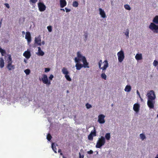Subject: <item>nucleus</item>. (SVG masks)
I'll return each mask as SVG.
<instances>
[{
    "mask_svg": "<svg viewBox=\"0 0 158 158\" xmlns=\"http://www.w3.org/2000/svg\"><path fill=\"white\" fill-rule=\"evenodd\" d=\"M67 93H69V91L68 90H67Z\"/></svg>",
    "mask_w": 158,
    "mask_h": 158,
    "instance_id": "0e129e2a",
    "label": "nucleus"
},
{
    "mask_svg": "<svg viewBox=\"0 0 158 158\" xmlns=\"http://www.w3.org/2000/svg\"><path fill=\"white\" fill-rule=\"evenodd\" d=\"M61 10H63L64 11V9H61Z\"/></svg>",
    "mask_w": 158,
    "mask_h": 158,
    "instance_id": "13d9d810",
    "label": "nucleus"
},
{
    "mask_svg": "<svg viewBox=\"0 0 158 158\" xmlns=\"http://www.w3.org/2000/svg\"><path fill=\"white\" fill-rule=\"evenodd\" d=\"M105 138L107 140H109L110 138V133H106L105 136Z\"/></svg>",
    "mask_w": 158,
    "mask_h": 158,
    "instance_id": "393cba45",
    "label": "nucleus"
},
{
    "mask_svg": "<svg viewBox=\"0 0 158 158\" xmlns=\"http://www.w3.org/2000/svg\"><path fill=\"white\" fill-rule=\"evenodd\" d=\"M52 150H53V151L55 153H56V150L57 149L56 148L55 145H54V143H52Z\"/></svg>",
    "mask_w": 158,
    "mask_h": 158,
    "instance_id": "5701e85b",
    "label": "nucleus"
},
{
    "mask_svg": "<svg viewBox=\"0 0 158 158\" xmlns=\"http://www.w3.org/2000/svg\"><path fill=\"white\" fill-rule=\"evenodd\" d=\"M93 135H92V133L90 134L88 136V139L89 140H92L93 139Z\"/></svg>",
    "mask_w": 158,
    "mask_h": 158,
    "instance_id": "f704fd0d",
    "label": "nucleus"
},
{
    "mask_svg": "<svg viewBox=\"0 0 158 158\" xmlns=\"http://www.w3.org/2000/svg\"><path fill=\"white\" fill-rule=\"evenodd\" d=\"M149 28L152 31H153L154 32L156 33H158V25L155 24L154 23H151L149 26Z\"/></svg>",
    "mask_w": 158,
    "mask_h": 158,
    "instance_id": "f03ea898",
    "label": "nucleus"
},
{
    "mask_svg": "<svg viewBox=\"0 0 158 158\" xmlns=\"http://www.w3.org/2000/svg\"><path fill=\"white\" fill-rule=\"evenodd\" d=\"M52 138L51 135L50 134H48L47 135V139L48 141H50Z\"/></svg>",
    "mask_w": 158,
    "mask_h": 158,
    "instance_id": "c756f323",
    "label": "nucleus"
},
{
    "mask_svg": "<svg viewBox=\"0 0 158 158\" xmlns=\"http://www.w3.org/2000/svg\"><path fill=\"white\" fill-rule=\"evenodd\" d=\"M137 94L138 95H139V97H140L139 93L138 90H137Z\"/></svg>",
    "mask_w": 158,
    "mask_h": 158,
    "instance_id": "603ef678",
    "label": "nucleus"
},
{
    "mask_svg": "<svg viewBox=\"0 0 158 158\" xmlns=\"http://www.w3.org/2000/svg\"><path fill=\"white\" fill-rule=\"evenodd\" d=\"M84 36L85 38L84 40L85 41L87 39L88 36V34L87 32H84Z\"/></svg>",
    "mask_w": 158,
    "mask_h": 158,
    "instance_id": "c85d7f7f",
    "label": "nucleus"
},
{
    "mask_svg": "<svg viewBox=\"0 0 158 158\" xmlns=\"http://www.w3.org/2000/svg\"><path fill=\"white\" fill-rule=\"evenodd\" d=\"M73 6L74 7H77L78 6V3L77 1H74L73 2Z\"/></svg>",
    "mask_w": 158,
    "mask_h": 158,
    "instance_id": "cd10ccee",
    "label": "nucleus"
},
{
    "mask_svg": "<svg viewBox=\"0 0 158 158\" xmlns=\"http://www.w3.org/2000/svg\"><path fill=\"white\" fill-rule=\"evenodd\" d=\"M153 21L156 24H158V16L156 15L154 18Z\"/></svg>",
    "mask_w": 158,
    "mask_h": 158,
    "instance_id": "b1692460",
    "label": "nucleus"
},
{
    "mask_svg": "<svg viewBox=\"0 0 158 158\" xmlns=\"http://www.w3.org/2000/svg\"><path fill=\"white\" fill-rule=\"evenodd\" d=\"M86 106L87 109H89L91 107V105L88 103L86 104Z\"/></svg>",
    "mask_w": 158,
    "mask_h": 158,
    "instance_id": "ea45409f",
    "label": "nucleus"
},
{
    "mask_svg": "<svg viewBox=\"0 0 158 158\" xmlns=\"http://www.w3.org/2000/svg\"><path fill=\"white\" fill-rule=\"evenodd\" d=\"M140 137L142 140H144L146 138L145 135L143 134H141L140 135Z\"/></svg>",
    "mask_w": 158,
    "mask_h": 158,
    "instance_id": "473e14b6",
    "label": "nucleus"
},
{
    "mask_svg": "<svg viewBox=\"0 0 158 158\" xmlns=\"http://www.w3.org/2000/svg\"><path fill=\"white\" fill-rule=\"evenodd\" d=\"M99 14L101 17L103 18H105L106 17V15L104 11L101 8H99Z\"/></svg>",
    "mask_w": 158,
    "mask_h": 158,
    "instance_id": "4468645a",
    "label": "nucleus"
},
{
    "mask_svg": "<svg viewBox=\"0 0 158 158\" xmlns=\"http://www.w3.org/2000/svg\"><path fill=\"white\" fill-rule=\"evenodd\" d=\"M65 9L66 10V12H68L70 11V10L69 9H68L67 8H65Z\"/></svg>",
    "mask_w": 158,
    "mask_h": 158,
    "instance_id": "09e8293b",
    "label": "nucleus"
},
{
    "mask_svg": "<svg viewBox=\"0 0 158 158\" xmlns=\"http://www.w3.org/2000/svg\"><path fill=\"white\" fill-rule=\"evenodd\" d=\"M12 63H11V62H10V63H8L7 64L6 67L9 71L14 69H15V65H12Z\"/></svg>",
    "mask_w": 158,
    "mask_h": 158,
    "instance_id": "9b49d317",
    "label": "nucleus"
},
{
    "mask_svg": "<svg viewBox=\"0 0 158 158\" xmlns=\"http://www.w3.org/2000/svg\"><path fill=\"white\" fill-rule=\"evenodd\" d=\"M148 99H149V98L150 97L151 98H154V100L156 98V95L154 93V92L153 90L150 91L147 93Z\"/></svg>",
    "mask_w": 158,
    "mask_h": 158,
    "instance_id": "6e6552de",
    "label": "nucleus"
},
{
    "mask_svg": "<svg viewBox=\"0 0 158 158\" xmlns=\"http://www.w3.org/2000/svg\"><path fill=\"white\" fill-rule=\"evenodd\" d=\"M124 6L125 9L127 10H131L130 6L127 4L125 5Z\"/></svg>",
    "mask_w": 158,
    "mask_h": 158,
    "instance_id": "7c9ffc66",
    "label": "nucleus"
},
{
    "mask_svg": "<svg viewBox=\"0 0 158 158\" xmlns=\"http://www.w3.org/2000/svg\"><path fill=\"white\" fill-rule=\"evenodd\" d=\"M118 60L119 62H121L123 60L124 58V52L122 51H121L117 53Z\"/></svg>",
    "mask_w": 158,
    "mask_h": 158,
    "instance_id": "20e7f679",
    "label": "nucleus"
},
{
    "mask_svg": "<svg viewBox=\"0 0 158 158\" xmlns=\"http://www.w3.org/2000/svg\"><path fill=\"white\" fill-rule=\"evenodd\" d=\"M61 149H59L58 150V152L59 153L60 152H61Z\"/></svg>",
    "mask_w": 158,
    "mask_h": 158,
    "instance_id": "5fc2aeb1",
    "label": "nucleus"
},
{
    "mask_svg": "<svg viewBox=\"0 0 158 158\" xmlns=\"http://www.w3.org/2000/svg\"><path fill=\"white\" fill-rule=\"evenodd\" d=\"M98 121L99 122V116H98Z\"/></svg>",
    "mask_w": 158,
    "mask_h": 158,
    "instance_id": "680f3d73",
    "label": "nucleus"
},
{
    "mask_svg": "<svg viewBox=\"0 0 158 158\" xmlns=\"http://www.w3.org/2000/svg\"><path fill=\"white\" fill-rule=\"evenodd\" d=\"M23 56L27 59L29 58L31 56L30 52L28 51H25L23 54Z\"/></svg>",
    "mask_w": 158,
    "mask_h": 158,
    "instance_id": "ddd939ff",
    "label": "nucleus"
},
{
    "mask_svg": "<svg viewBox=\"0 0 158 158\" xmlns=\"http://www.w3.org/2000/svg\"><path fill=\"white\" fill-rule=\"evenodd\" d=\"M38 0H30V2H32L33 3H35Z\"/></svg>",
    "mask_w": 158,
    "mask_h": 158,
    "instance_id": "a19ab883",
    "label": "nucleus"
},
{
    "mask_svg": "<svg viewBox=\"0 0 158 158\" xmlns=\"http://www.w3.org/2000/svg\"><path fill=\"white\" fill-rule=\"evenodd\" d=\"M50 70V69L49 68H45V72H49Z\"/></svg>",
    "mask_w": 158,
    "mask_h": 158,
    "instance_id": "37998d69",
    "label": "nucleus"
},
{
    "mask_svg": "<svg viewBox=\"0 0 158 158\" xmlns=\"http://www.w3.org/2000/svg\"><path fill=\"white\" fill-rule=\"evenodd\" d=\"M129 30L128 29H127L126 32L125 33V35L127 36V38L129 37Z\"/></svg>",
    "mask_w": 158,
    "mask_h": 158,
    "instance_id": "4c0bfd02",
    "label": "nucleus"
},
{
    "mask_svg": "<svg viewBox=\"0 0 158 158\" xmlns=\"http://www.w3.org/2000/svg\"><path fill=\"white\" fill-rule=\"evenodd\" d=\"M158 62L156 60H154L153 63V65L155 66H157L158 65Z\"/></svg>",
    "mask_w": 158,
    "mask_h": 158,
    "instance_id": "e433bc0d",
    "label": "nucleus"
},
{
    "mask_svg": "<svg viewBox=\"0 0 158 158\" xmlns=\"http://www.w3.org/2000/svg\"><path fill=\"white\" fill-rule=\"evenodd\" d=\"M24 62L25 63H27V60L25 59H24Z\"/></svg>",
    "mask_w": 158,
    "mask_h": 158,
    "instance_id": "864d4df0",
    "label": "nucleus"
},
{
    "mask_svg": "<svg viewBox=\"0 0 158 158\" xmlns=\"http://www.w3.org/2000/svg\"><path fill=\"white\" fill-rule=\"evenodd\" d=\"M67 4V2L65 0H60V5L61 8H63Z\"/></svg>",
    "mask_w": 158,
    "mask_h": 158,
    "instance_id": "2eb2a0df",
    "label": "nucleus"
},
{
    "mask_svg": "<svg viewBox=\"0 0 158 158\" xmlns=\"http://www.w3.org/2000/svg\"><path fill=\"white\" fill-rule=\"evenodd\" d=\"M105 116L103 114H99V123L102 124L105 122L104 118Z\"/></svg>",
    "mask_w": 158,
    "mask_h": 158,
    "instance_id": "f8f14e48",
    "label": "nucleus"
},
{
    "mask_svg": "<svg viewBox=\"0 0 158 158\" xmlns=\"http://www.w3.org/2000/svg\"><path fill=\"white\" fill-rule=\"evenodd\" d=\"M154 98H151L150 97L148 99L147 102V104L148 107L151 109H153L154 108V104L155 102L154 101Z\"/></svg>",
    "mask_w": 158,
    "mask_h": 158,
    "instance_id": "7ed1b4c3",
    "label": "nucleus"
},
{
    "mask_svg": "<svg viewBox=\"0 0 158 158\" xmlns=\"http://www.w3.org/2000/svg\"><path fill=\"white\" fill-rule=\"evenodd\" d=\"M0 52L1 53L2 56H3L4 54L6 53V51L1 48H0Z\"/></svg>",
    "mask_w": 158,
    "mask_h": 158,
    "instance_id": "a878e982",
    "label": "nucleus"
},
{
    "mask_svg": "<svg viewBox=\"0 0 158 158\" xmlns=\"http://www.w3.org/2000/svg\"><path fill=\"white\" fill-rule=\"evenodd\" d=\"M43 83L44 84H47L48 85L51 84V81H48L47 76L45 74H43L41 79Z\"/></svg>",
    "mask_w": 158,
    "mask_h": 158,
    "instance_id": "39448f33",
    "label": "nucleus"
},
{
    "mask_svg": "<svg viewBox=\"0 0 158 158\" xmlns=\"http://www.w3.org/2000/svg\"><path fill=\"white\" fill-rule=\"evenodd\" d=\"M5 63L4 60L2 58H0V67L2 68L4 66Z\"/></svg>",
    "mask_w": 158,
    "mask_h": 158,
    "instance_id": "f3484780",
    "label": "nucleus"
},
{
    "mask_svg": "<svg viewBox=\"0 0 158 158\" xmlns=\"http://www.w3.org/2000/svg\"><path fill=\"white\" fill-rule=\"evenodd\" d=\"M77 57L75 58V61L77 63L75 66L77 70H80L82 68H89V63L87 62L85 57L82 56L79 52L77 53Z\"/></svg>",
    "mask_w": 158,
    "mask_h": 158,
    "instance_id": "f257e3e1",
    "label": "nucleus"
},
{
    "mask_svg": "<svg viewBox=\"0 0 158 158\" xmlns=\"http://www.w3.org/2000/svg\"><path fill=\"white\" fill-rule=\"evenodd\" d=\"M2 21V19H1V21L0 22V28L1 27V26Z\"/></svg>",
    "mask_w": 158,
    "mask_h": 158,
    "instance_id": "3c124183",
    "label": "nucleus"
},
{
    "mask_svg": "<svg viewBox=\"0 0 158 158\" xmlns=\"http://www.w3.org/2000/svg\"><path fill=\"white\" fill-rule=\"evenodd\" d=\"M60 154L61 155H63L62 153H61V152H60Z\"/></svg>",
    "mask_w": 158,
    "mask_h": 158,
    "instance_id": "e2e57ef3",
    "label": "nucleus"
},
{
    "mask_svg": "<svg viewBox=\"0 0 158 158\" xmlns=\"http://www.w3.org/2000/svg\"><path fill=\"white\" fill-rule=\"evenodd\" d=\"M62 72L65 75L69 74V73L67 69L65 67H64L63 68V69H62Z\"/></svg>",
    "mask_w": 158,
    "mask_h": 158,
    "instance_id": "aec40b11",
    "label": "nucleus"
},
{
    "mask_svg": "<svg viewBox=\"0 0 158 158\" xmlns=\"http://www.w3.org/2000/svg\"><path fill=\"white\" fill-rule=\"evenodd\" d=\"M35 43L37 44L38 45H41V40L40 38H35Z\"/></svg>",
    "mask_w": 158,
    "mask_h": 158,
    "instance_id": "a211bd4d",
    "label": "nucleus"
},
{
    "mask_svg": "<svg viewBox=\"0 0 158 158\" xmlns=\"http://www.w3.org/2000/svg\"><path fill=\"white\" fill-rule=\"evenodd\" d=\"M99 139L97 141V144L96 145V147L97 148H99Z\"/></svg>",
    "mask_w": 158,
    "mask_h": 158,
    "instance_id": "49530a36",
    "label": "nucleus"
},
{
    "mask_svg": "<svg viewBox=\"0 0 158 158\" xmlns=\"http://www.w3.org/2000/svg\"><path fill=\"white\" fill-rule=\"evenodd\" d=\"M155 158H158V154H157L156 156V157Z\"/></svg>",
    "mask_w": 158,
    "mask_h": 158,
    "instance_id": "052dcab7",
    "label": "nucleus"
},
{
    "mask_svg": "<svg viewBox=\"0 0 158 158\" xmlns=\"http://www.w3.org/2000/svg\"><path fill=\"white\" fill-rule=\"evenodd\" d=\"M25 39L27 40L28 43H30L31 41V34L30 32H27L25 35Z\"/></svg>",
    "mask_w": 158,
    "mask_h": 158,
    "instance_id": "1a4fd4ad",
    "label": "nucleus"
},
{
    "mask_svg": "<svg viewBox=\"0 0 158 158\" xmlns=\"http://www.w3.org/2000/svg\"><path fill=\"white\" fill-rule=\"evenodd\" d=\"M92 133V135H93V136L96 135V132L95 131H91L90 134Z\"/></svg>",
    "mask_w": 158,
    "mask_h": 158,
    "instance_id": "c03bdc74",
    "label": "nucleus"
},
{
    "mask_svg": "<svg viewBox=\"0 0 158 158\" xmlns=\"http://www.w3.org/2000/svg\"><path fill=\"white\" fill-rule=\"evenodd\" d=\"M101 76L102 78L104 79L105 80H106V76L105 73H102Z\"/></svg>",
    "mask_w": 158,
    "mask_h": 158,
    "instance_id": "2f4dec72",
    "label": "nucleus"
},
{
    "mask_svg": "<svg viewBox=\"0 0 158 158\" xmlns=\"http://www.w3.org/2000/svg\"><path fill=\"white\" fill-rule=\"evenodd\" d=\"M131 89V87L130 85H127L125 89L124 90L125 91L127 92H130Z\"/></svg>",
    "mask_w": 158,
    "mask_h": 158,
    "instance_id": "4be33fe9",
    "label": "nucleus"
},
{
    "mask_svg": "<svg viewBox=\"0 0 158 158\" xmlns=\"http://www.w3.org/2000/svg\"><path fill=\"white\" fill-rule=\"evenodd\" d=\"M105 143V138L102 136H101V138H99V148L104 145Z\"/></svg>",
    "mask_w": 158,
    "mask_h": 158,
    "instance_id": "9d476101",
    "label": "nucleus"
},
{
    "mask_svg": "<svg viewBox=\"0 0 158 158\" xmlns=\"http://www.w3.org/2000/svg\"><path fill=\"white\" fill-rule=\"evenodd\" d=\"M39 10L41 12L44 11L46 9V6L43 2H40L38 3Z\"/></svg>",
    "mask_w": 158,
    "mask_h": 158,
    "instance_id": "423d86ee",
    "label": "nucleus"
},
{
    "mask_svg": "<svg viewBox=\"0 0 158 158\" xmlns=\"http://www.w3.org/2000/svg\"><path fill=\"white\" fill-rule=\"evenodd\" d=\"M53 78V76L52 74H51L50 75V76L49 77V79L50 80H52Z\"/></svg>",
    "mask_w": 158,
    "mask_h": 158,
    "instance_id": "a18cd8bd",
    "label": "nucleus"
},
{
    "mask_svg": "<svg viewBox=\"0 0 158 158\" xmlns=\"http://www.w3.org/2000/svg\"><path fill=\"white\" fill-rule=\"evenodd\" d=\"M38 55L39 56H43L44 55V52L42 51L40 47H38Z\"/></svg>",
    "mask_w": 158,
    "mask_h": 158,
    "instance_id": "412c9836",
    "label": "nucleus"
},
{
    "mask_svg": "<svg viewBox=\"0 0 158 158\" xmlns=\"http://www.w3.org/2000/svg\"><path fill=\"white\" fill-rule=\"evenodd\" d=\"M39 80L40 81L41 80V78H39Z\"/></svg>",
    "mask_w": 158,
    "mask_h": 158,
    "instance_id": "69168bd1",
    "label": "nucleus"
},
{
    "mask_svg": "<svg viewBox=\"0 0 158 158\" xmlns=\"http://www.w3.org/2000/svg\"><path fill=\"white\" fill-rule=\"evenodd\" d=\"M79 158H84V155H81V154L79 153Z\"/></svg>",
    "mask_w": 158,
    "mask_h": 158,
    "instance_id": "8fccbe9b",
    "label": "nucleus"
},
{
    "mask_svg": "<svg viewBox=\"0 0 158 158\" xmlns=\"http://www.w3.org/2000/svg\"><path fill=\"white\" fill-rule=\"evenodd\" d=\"M22 33L23 34H25V32L24 31H23Z\"/></svg>",
    "mask_w": 158,
    "mask_h": 158,
    "instance_id": "bf43d9fd",
    "label": "nucleus"
},
{
    "mask_svg": "<svg viewBox=\"0 0 158 158\" xmlns=\"http://www.w3.org/2000/svg\"><path fill=\"white\" fill-rule=\"evenodd\" d=\"M42 44L43 45H44L45 44V42L44 41H43L42 42Z\"/></svg>",
    "mask_w": 158,
    "mask_h": 158,
    "instance_id": "4d7b16f0",
    "label": "nucleus"
},
{
    "mask_svg": "<svg viewBox=\"0 0 158 158\" xmlns=\"http://www.w3.org/2000/svg\"><path fill=\"white\" fill-rule=\"evenodd\" d=\"M65 77L66 78V79H67V80L69 81H71V80H72L71 79L70 77L69 76V75H68V74L65 75Z\"/></svg>",
    "mask_w": 158,
    "mask_h": 158,
    "instance_id": "bb28decb",
    "label": "nucleus"
},
{
    "mask_svg": "<svg viewBox=\"0 0 158 158\" xmlns=\"http://www.w3.org/2000/svg\"><path fill=\"white\" fill-rule=\"evenodd\" d=\"M4 5H5L6 6L7 8H8V9L10 8V7L9 4H8V3H5V4H4Z\"/></svg>",
    "mask_w": 158,
    "mask_h": 158,
    "instance_id": "de8ad7c7",
    "label": "nucleus"
},
{
    "mask_svg": "<svg viewBox=\"0 0 158 158\" xmlns=\"http://www.w3.org/2000/svg\"><path fill=\"white\" fill-rule=\"evenodd\" d=\"M24 72L26 75H28L30 73V70L29 69H26L24 71Z\"/></svg>",
    "mask_w": 158,
    "mask_h": 158,
    "instance_id": "72a5a7b5",
    "label": "nucleus"
},
{
    "mask_svg": "<svg viewBox=\"0 0 158 158\" xmlns=\"http://www.w3.org/2000/svg\"><path fill=\"white\" fill-rule=\"evenodd\" d=\"M8 55V60H9V61L8 62V63H10V62H11V63H12V58H11V56L10 55Z\"/></svg>",
    "mask_w": 158,
    "mask_h": 158,
    "instance_id": "c9c22d12",
    "label": "nucleus"
},
{
    "mask_svg": "<svg viewBox=\"0 0 158 158\" xmlns=\"http://www.w3.org/2000/svg\"><path fill=\"white\" fill-rule=\"evenodd\" d=\"M94 152L96 153V154H95L96 155L98 154V151H96V152Z\"/></svg>",
    "mask_w": 158,
    "mask_h": 158,
    "instance_id": "6e6d98bb",
    "label": "nucleus"
},
{
    "mask_svg": "<svg viewBox=\"0 0 158 158\" xmlns=\"http://www.w3.org/2000/svg\"><path fill=\"white\" fill-rule=\"evenodd\" d=\"M87 152L88 154H93V152L92 150H90L89 151H88Z\"/></svg>",
    "mask_w": 158,
    "mask_h": 158,
    "instance_id": "79ce46f5",
    "label": "nucleus"
},
{
    "mask_svg": "<svg viewBox=\"0 0 158 158\" xmlns=\"http://www.w3.org/2000/svg\"><path fill=\"white\" fill-rule=\"evenodd\" d=\"M135 58L137 60H141L142 59L141 54H137L135 56Z\"/></svg>",
    "mask_w": 158,
    "mask_h": 158,
    "instance_id": "6ab92c4d",
    "label": "nucleus"
},
{
    "mask_svg": "<svg viewBox=\"0 0 158 158\" xmlns=\"http://www.w3.org/2000/svg\"><path fill=\"white\" fill-rule=\"evenodd\" d=\"M47 29L49 32H51L52 31V27L51 26H48L47 27Z\"/></svg>",
    "mask_w": 158,
    "mask_h": 158,
    "instance_id": "58836bf2",
    "label": "nucleus"
},
{
    "mask_svg": "<svg viewBox=\"0 0 158 158\" xmlns=\"http://www.w3.org/2000/svg\"><path fill=\"white\" fill-rule=\"evenodd\" d=\"M100 62H102L101 60L99 61V68H100L101 69H102L103 70H105L108 66V64L107 61L105 60L103 62V63L104 65L102 68H100L101 64L100 63Z\"/></svg>",
    "mask_w": 158,
    "mask_h": 158,
    "instance_id": "0eeeda50",
    "label": "nucleus"
},
{
    "mask_svg": "<svg viewBox=\"0 0 158 158\" xmlns=\"http://www.w3.org/2000/svg\"><path fill=\"white\" fill-rule=\"evenodd\" d=\"M139 105L138 104L135 103L134 105L133 109L136 112L139 111Z\"/></svg>",
    "mask_w": 158,
    "mask_h": 158,
    "instance_id": "dca6fc26",
    "label": "nucleus"
}]
</instances>
